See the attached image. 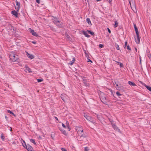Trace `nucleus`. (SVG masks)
Wrapping results in <instances>:
<instances>
[{
	"label": "nucleus",
	"instance_id": "f257e3e1",
	"mask_svg": "<svg viewBox=\"0 0 151 151\" xmlns=\"http://www.w3.org/2000/svg\"><path fill=\"white\" fill-rule=\"evenodd\" d=\"M9 55V58L12 62H15L18 59V56L14 52H10Z\"/></svg>",
	"mask_w": 151,
	"mask_h": 151
},
{
	"label": "nucleus",
	"instance_id": "f03ea898",
	"mask_svg": "<svg viewBox=\"0 0 151 151\" xmlns=\"http://www.w3.org/2000/svg\"><path fill=\"white\" fill-rule=\"evenodd\" d=\"M52 20H53L54 23L58 27H61L62 25L60 21L57 18L54 17L53 19H52Z\"/></svg>",
	"mask_w": 151,
	"mask_h": 151
},
{
	"label": "nucleus",
	"instance_id": "7ed1b4c3",
	"mask_svg": "<svg viewBox=\"0 0 151 151\" xmlns=\"http://www.w3.org/2000/svg\"><path fill=\"white\" fill-rule=\"evenodd\" d=\"M129 1L130 5L132 10L135 12L134 11V10L133 9H132V8L133 7V8H134V9L135 10L136 12L137 11L136 9V6L134 3V1L133 0H129Z\"/></svg>",
	"mask_w": 151,
	"mask_h": 151
},
{
	"label": "nucleus",
	"instance_id": "20e7f679",
	"mask_svg": "<svg viewBox=\"0 0 151 151\" xmlns=\"http://www.w3.org/2000/svg\"><path fill=\"white\" fill-rule=\"evenodd\" d=\"M100 98L101 101L105 104H107V102H108L106 100V97L105 96H101L100 95Z\"/></svg>",
	"mask_w": 151,
	"mask_h": 151
},
{
	"label": "nucleus",
	"instance_id": "39448f33",
	"mask_svg": "<svg viewBox=\"0 0 151 151\" xmlns=\"http://www.w3.org/2000/svg\"><path fill=\"white\" fill-rule=\"evenodd\" d=\"M111 125L112 127L114 128V129L116 131L118 132H119L120 133L121 131L120 129H119L118 127L114 124L113 123H111Z\"/></svg>",
	"mask_w": 151,
	"mask_h": 151
},
{
	"label": "nucleus",
	"instance_id": "423d86ee",
	"mask_svg": "<svg viewBox=\"0 0 151 151\" xmlns=\"http://www.w3.org/2000/svg\"><path fill=\"white\" fill-rule=\"evenodd\" d=\"M30 31V32L35 37H37L38 36V34L37 33L35 32L34 30L31 29L30 28H29V31Z\"/></svg>",
	"mask_w": 151,
	"mask_h": 151
},
{
	"label": "nucleus",
	"instance_id": "0eeeda50",
	"mask_svg": "<svg viewBox=\"0 0 151 151\" xmlns=\"http://www.w3.org/2000/svg\"><path fill=\"white\" fill-rule=\"evenodd\" d=\"M83 83L84 84V85L86 86H89V84L88 83V80H87L85 78H83Z\"/></svg>",
	"mask_w": 151,
	"mask_h": 151
},
{
	"label": "nucleus",
	"instance_id": "6e6552de",
	"mask_svg": "<svg viewBox=\"0 0 151 151\" xmlns=\"http://www.w3.org/2000/svg\"><path fill=\"white\" fill-rule=\"evenodd\" d=\"M137 35V38H135V41L137 44H139L140 42V37L139 34H136Z\"/></svg>",
	"mask_w": 151,
	"mask_h": 151
},
{
	"label": "nucleus",
	"instance_id": "1a4fd4ad",
	"mask_svg": "<svg viewBox=\"0 0 151 151\" xmlns=\"http://www.w3.org/2000/svg\"><path fill=\"white\" fill-rule=\"evenodd\" d=\"M15 2L16 4L17 7H15L17 11H19L20 7V3L18 2L17 0H16Z\"/></svg>",
	"mask_w": 151,
	"mask_h": 151
},
{
	"label": "nucleus",
	"instance_id": "9d476101",
	"mask_svg": "<svg viewBox=\"0 0 151 151\" xmlns=\"http://www.w3.org/2000/svg\"><path fill=\"white\" fill-rule=\"evenodd\" d=\"M76 130L78 132H83V129L81 126H79L78 127H77Z\"/></svg>",
	"mask_w": 151,
	"mask_h": 151
},
{
	"label": "nucleus",
	"instance_id": "9b49d317",
	"mask_svg": "<svg viewBox=\"0 0 151 151\" xmlns=\"http://www.w3.org/2000/svg\"><path fill=\"white\" fill-rule=\"evenodd\" d=\"M67 95L65 94H62L61 95V97L63 101H65V99L66 98Z\"/></svg>",
	"mask_w": 151,
	"mask_h": 151
},
{
	"label": "nucleus",
	"instance_id": "f8f14e48",
	"mask_svg": "<svg viewBox=\"0 0 151 151\" xmlns=\"http://www.w3.org/2000/svg\"><path fill=\"white\" fill-rule=\"evenodd\" d=\"M66 126L68 129V131H70V128L69 125V122L68 121L66 122Z\"/></svg>",
	"mask_w": 151,
	"mask_h": 151
},
{
	"label": "nucleus",
	"instance_id": "ddd939ff",
	"mask_svg": "<svg viewBox=\"0 0 151 151\" xmlns=\"http://www.w3.org/2000/svg\"><path fill=\"white\" fill-rule=\"evenodd\" d=\"M134 29L135 31L136 34L138 35V34H139V32H138L137 27H136V26L135 24H134Z\"/></svg>",
	"mask_w": 151,
	"mask_h": 151
},
{
	"label": "nucleus",
	"instance_id": "4468645a",
	"mask_svg": "<svg viewBox=\"0 0 151 151\" xmlns=\"http://www.w3.org/2000/svg\"><path fill=\"white\" fill-rule=\"evenodd\" d=\"M22 144V145L23 146L25 147V146L26 147V148L27 149V150L28 151V148H27V146L26 145L25 142L24 141L22 140V142L21 141Z\"/></svg>",
	"mask_w": 151,
	"mask_h": 151
},
{
	"label": "nucleus",
	"instance_id": "2eb2a0df",
	"mask_svg": "<svg viewBox=\"0 0 151 151\" xmlns=\"http://www.w3.org/2000/svg\"><path fill=\"white\" fill-rule=\"evenodd\" d=\"M83 34L84 35H85V36L86 37H90V36L88 34L87 32H86L84 31H83Z\"/></svg>",
	"mask_w": 151,
	"mask_h": 151
},
{
	"label": "nucleus",
	"instance_id": "dca6fc26",
	"mask_svg": "<svg viewBox=\"0 0 151 151\" xmlns=\"http://www.w3.org/2000/svg\"><path fill=\"white\" fill-rule=\"evenodd\" d=\"M86 22L88 23V24L89 25L91 26L92 25L91 23V21L90 19H89L88 18H87L86 19Z\"/></svg>",
	"mask_w": 151,
	"mask_h": 151
},
{
	"label": "nucleus",
	"instance_id": "f3484780",
	"mask_svg": "<svg viewBox=\"0 0 151 151\" xmlns=\"http://www.w3.org/2000/svg\"><path fill=\"white\" fill-rule=\"evenodd\" d=\"M75 61V59L74 57L73 58V59L72 61L70 63H69V64L70 65H72L74 63V61Z\"/></svg>",
	"mask_w": 151,
	"mask_h": 151
},
{
	"label": "nucleus",
	"instance_id": "a211bd4d",
	"mask_svg": "<svg viewBox=\"0 0 151 151\" xmlns=\"http://www.w3.org/2000/svg\"><path fill=\"white\" fill-rule=\"evenodd\" d=\"M60 130L61 131V132H62V133L64 135H67V133L66 132V131L64 130L63 129H60Z\"/></svg>",
	"mask_w": 151,
	"mask_h": 151
},
{
	"label": "nucleus",
	"instance_id": "6ab92c4d",
	"mask_svg": "<svg viewBox=\"0 0 151 151\" xmlns=\"http://www.w3.org/2000/svg\"><path fill=\"white\" fill-rule=\"evenodd\" d=\"M128 83L130 86H136V84L134 83L131 81H129L128 82Z\"/></svg>",
	"mask_w": 151,
	"mask_h": 151
},
{
	"label": "nucleus",
	"instance_id": "aec40b11",
	"mask_svg": "<svg viewBox=\"0 0 151 151\" xmlns=\"http://www.w3.org/2000/svg\"><path fill=\"white\" fill-rule=\"evenodd\" d=\"M145 86L149 91H151V87L146 85V84H145Z\"/></svg>",
	"mask_w": 151,
	"mask_h": 151
},
{
	"label": "nucleus",
	"instance_id": "412c9836",
	"mask_svg": "<svg viewBox=\"0 0 151 151\" xmlns=\"http://www.w3.org/2000/svg\"><path fill=\"white\" fill-rule=\"evenodd\" d=\"M114 21L115 23V24L114 25V27L116 28L118 26V22L116 20H114Z\"/></svg>",
	"mask_w": 151,
	"mask_h": 151
},
{
	"label": "nucleus",
	"instance_id": "4be33fe9",
	"mask_svg": "<svg viewBox=\"0 0 151 151\" xmlns=\"http://www.w3.org/2000/svg\"><path fill=\"white\" fill-rule=\"evenodd\" d=\"M87 32H88V33L91 34V35L93 36L94 35V33L93 32H91L90 30H88L87 31Z\"/></svg>",
	"mask_w": 151,
	"mask_h": 151
},
{
	"label": "nucleus",
	"instance_id": "5701e85b",
	"mask_svg": "<svg viewBox=\"0 0 151 151\" xmlns=\"http://www.w3.org/2000/svg\"><path fill=\"white\" fill-rule=\"evenodd\" d=\"M12 14L15 16L17 17V12L16 11H15L14 10V11H12Z\"/></svg>",
	"mask_w": 151,
	"mask_h": 151
},
{
	"label": "nucleus",
	"instance_id": "b1692460",
	"mask_svg": "<svg viewBox=\"0 0 151 151\" xmlns=\"http://www.w3.org/2000/svg\"><path fill=\"white\" fill-rule=\"evenodd\" d=\"M30 140L31 142L33 143L34 145H36V144L34 139H30Z\"/></svg>",
	"mask_w": 151,
	"mask_h": 151
},
{
	"label": "nucleus",
	"instance_id": "393cba45",
	"mask_svg": "<svg viewBox=\"0 0 151 151\" xmlns=\"http://www.w3.org/2000/svg\"><path fill=\"white\" fill-rule=\"evenodd\" d=\"M29 151H35L31 146L29 145Z\"/></svg>",
	"mask_w": 151,
	"mask_h": 151
},
{
	"label": "nucleus",
	"instance_id": "a878e982",
	"mask_svg": "<svg viewBox=\"0 0 151 151\" xmlns=\"http://www.w3.org/2000/svg\"><path fill=\"white\" fill-rule=\"evenodd\" d=\"M65 36L67 37V38H68V40L70 41L71 40V39L69 35H68L67 34H65Z\"/></svg>",
	"mask_w": 151,
	"mask_h": 151
},
{
	"label": "nucleus",
	"instance_id": "bb28decb",
	"mask_svg": "<svg viewBox=\"0 0 151 151\" xmlns=\"http://www.w3.org/2000/svg\"><path fill=\"white\" fill-rule=\"evenodd\" d=\"M34 57V56L33 55L29 54V58H30L31 59H33Z\"/></svg>",
	"mask_w": 151,
	"mask_h": 151
},
{
	"label": "nucleus",
	"instance_id": "cd10ccee",
	"mask_svg": "<svg viewBox=\"0 0 151 151\" xmlns=\"http://www.w3.org/2000/svg\"><path fill=\"white\" fill-rule=\"evenodd\" d=\"M7 112L8 113H10V114H12V115H13V116H16L15 115V114H14L10 110H8Z\"/></svg>",
	"mask_w": 151,
	"mask_h": 151
},
{
	"label": "nucleus",
	"instance_id": "c85d7f7f",
	"mask_svg": "<svg viewBox=\"0 0 151 151\" xmlns=\"http://www.w3.org/2000/svg\"><path fill=\"white\" fill-rule=\"evenodd\" d=\"M97 117L99 120H100L101 118V115H97Z\"/></svg>",
	"mask_w": 151,
	"mask_h": 151
},
{
	"label": "nucleus",
	"instance_id": "c756f323",
	"mask_svg": "<svg viewBox=\"0 0 151 151\" xmlns=\"http://www.w3.org/2000/svg\"><path fill=\"white\" fill-rule=\"evenodd\" d=\"M92 118L90 116H89L87 118V119L88 121H91Z\"/></svg>",
	"mask_w": 151,
	"mask_h": 151
},
{
	"label": "nucleus",
	"instance_id": "7c9ffc66",
	"mask_svg": "<svg viewBox=\"0 0 151 151\" xmlns=\"http://www.w3.org/2000/svg\"><path fill=\"white\" fill-rule=\"evenodd\" d=\"M90 122H92L93 124H96V122L95 121H94L93 119H92V120H91V121H90Z\"/></svg>",
	"mask_w": 151,
	"mask_h": 151
},
{
	"label": "nucleus",
	"instance_id": "2f4dec72",
	"mask_svg": "<svg viewBox=\"0 0 151 151\" xmlns=\"http://www.w3.org/2000/svg\"><path fill=\"white\" fill-rule=\"evenodd\" d=\"M90 122H92L93 124H96V122L95 121H94L93 119H92V120H91V121H90Z\"/></svg>",
	"mask_w": 151,
	"mask_h": 151
},
{
	"label": "nucleus",
	"instance_id": "473e14b6",
	"mask_svg": "<svg viewBox=\"0 0 151 151\" xmlns=\"http://www.w3.org/2000/svg\"><path fill=\"white\" fill-rule=\"evenodd\" d=\"M42 81H43L42 79H37V81L38 82H39V83L41 82H42Z\"/></svg>",
	"mask_w": 151,
	"mask_h": 151
},
{
	"label": "nucleus",
	"instance_id": "72a5a7b5",
	"mask_svg": "<svg viewBox=\"0 0 151 151\" xmlns=\"http://www.w3.org/2000/svg\"><path fill=\"white\" fill-rule=\"evenodd\" d=\"M116 49L118 50H119V46L118 45H117V44H116Z\"/></svg>",
	"mask_w": 151,
	"mask_h": 151
},
{
	"label": "nucleus",
	"instance_id": "f704fd0d",
	"mask_svg": "<svg viewBox=\"0 0 151 151\" xmlns=\"http://www.w3.org/2000/svg\"><path fill=\"white\" fill-rule=\"evenodd\" d=\"M116 94L118 96H121L122 95V94H120V93L118 91H117L116 92Z\"/></svg>",
	"mask_w": 151,
	"mask_h": 151
},
{
	"label": "nucleus",
	"instance_id": "c9c22d12",
	"mask_svg": "<svg viewBox=\"0 0 151 151\" xmlns=\"http://www.w3.org/2000/svg\"><path fill=\"white\" fill-rule=\"evenodd\" d=\"M104 47V45L102 44H99V47L100 48H101Z\"/></svg>",
	"mask_w": 151,
	"mask_h": 151
},
{
	"label": "nucleus",
	"instance_id": "e433bc0d",
	"mask_svg": "<svg viewBox=\"0 0 151 151\" xmlns=\"http://www.w3.org/2000/svg\"><path fill=\"white\" fill-rule=\"evenodd\" d=\"M62 127L64 128H66L67 127L66 126V125H65L63 123H62Z\"/></svg>",
	"mask_w": 151,
	"mask_h": 151
},
{
	"label": "nucleus",
	"instance_id": "4c0bfd02",
	"mask_svg": "<svg viewBox=\"0 0 151 151\" xmlns=\"http://www.w3.org/2000/svg\"><path fill=\"white\" fill-rule=\"evenodd\" d=\"M119 66H120V67H123V65L122 63H119Z\"/></svg>",
	"mask_w": 151,
	"mask_h": 151
},
{
	"label": "nucleus",
	"instance_id": "58836bf2",
	"mask_svg": "<svg viewBox=\"0 0 151 151\" xmlns=\"http://www.w3.org/2000/svg\"><path fill=\"white\" fill-rule=\"evenodd\" d=\"M84 117L87 119V118L89 116H88L86 114H84Z\"/></svg>",
	"mask_w": 151,
	"mask_h": 151
},
{
	"label": "nucleus",
	"instance_id": "ea45409f",
	"mask_svg": "<svg viewBox=\"0 0 151 151\" xmlns=\"http://www.w3.org/2000/svg\"><path fill=\"white\" fill-rule=\"evenodd\" d=\"M127 49H128V50H131V49L130 47L129 46V45L127 46Z\"/></svg>",
	"mask_w": 151,
	"mask_h": 151
},
{
	"label": "nucleus",
	"instance_id": "a19ab883",
	"mask_svg": "<svg viewBox=\"0 0 151 151\" xmlns=\"http://www.w3.org/2000/svg\"><path fill=\"white\" fill-rule=\"evenodd\" d=\"M88 147H85V149H84V151H88Z\"/></svg>",
	"mask_w": 151,
	"mask_h": 151
},
{
	"label": "nucleus",
	"instance_id": "79ce46f5",
	"mask_svg": "<svg viewBox=\"0 0 151 151\" xmlns=\"http://www.w3.org/2000/svg\"><path fill=\"white\" fill-rule=\"evenodd\" d=\"M1 138L2 140H4V137L3 135H1Z\"/></svg>",
	"mask_w": 151,
	"mask_h": 151
},
{
	"label": "nucleus",
	"instance_id": "37998d69",
	"mask_svg": "<svg viewBox=\"0 0 151 151\" xmlns=\"http://www.w3.org/2000/svg\"><path fill=\"white\" fill-rule=\"evenodd\" d=\"M61 150L62 151H67L64 148H62L61 149Z\"/></svg>",
	"mask_w": 151,
	"mask_h": 151
},
{
	"label": "nucleus",
	"instance_id": "c03bdc74",
	"mask_svg": "<svg viewBox=\"0 0 151 151\" xmlns=\"http://www.w3.org/2000/svg\"><path fill=\"white\" fill-rule=\"evenodd\" d=\"M36 2L38 4L40 3V0H36Z\"/></svg>",
	"mask_w": 151,
	"mask_h": 151
},
{
	"label": "nucleus",
	"instance_id": "a18cd8bd",
	"mask_svg": "<svg viewBox=\"0 0 151 151\" xmlns=\"http://www.w3.org/2000/svg\"><path fill=\"white\" fill-rule=\"evenodd\" d=\"M81 137H85L86 136L84 134H82L80 136Z\"/></svg>",
	"mask_w": 151,
	"mask_h": 151
},
{
	"label": "nucleus",
	"instance_id": "49530a36",
	"mask_svg": "<svg viewBox=\"0 0 151 151\" xmlns=\"http://www.w3.org/2000/svg\"><path fill=\"white\" fill-rule=\"evenodd\" d=\"M127 44V41H126L125 42V45H124V47H126Z\"/></svg>",
	"mask_w": 151,
	"mask_h": 151
},
{
	"label": "nucleus",
	"instance_id": "de8ad7c7",
	"mask_svg": "<svg viewBox=\"0 0 151 151\" xmlns=\"http://www.w3.org/2000/svg\"><path fill=\"white\" fill-rule=\"evenodd\" d=\"M88 60H87V62H91V63L92 62V61L90 60V59H88Z\"/></svg>",
	"mask_w": 151,
	"mask_h": 151
},
{
	"label": "nucleus",
	"instance_id": "09e8293b",
	"mask_svg": "<svg viewBox=\"0 0 151 151\" xmlns=\"http://www.w3.org/2000/svg\"><path fill=\"white\" fill-rule=\"evenodd\" d=\"M107 1L109 3H110L112 1V0H107Z\"/></svg>",
	"mask_w": 151,
	"mask_h": 151
},
{
	"label": "nucleus",
	"instance_id": "8fccbe9b",
	"mask_svg": "<svg viewBox=\"0 0 151 151\" xmlns=\"http://www.w3.org/2000/svg\"><path fill=\"white\" fill-rule=\"evenodd\" d=\"M107 29H108V32L109 33H110L111 31H110V29H109L108 28H107Z\"/></svg>",
	"mask_w": 151,
	"mask_h": 151
},
{
	"label": "nucleus",
	"instance_id": "3c124183",
	"mask_svg": "<svg viewBox=\"0 0 151 151\" xmlns=\"http://www.w3.org/2000/svg\"><path fill=\"white\" fill-rule=\"evenodd\" d=\"M32 42L34 44H36V42L35 41H32Z\"/></svg>",
	"mask_w": 151,
	"mask_h": 151
},
{
	"label": "nucleus",
	"instance_id": "603ef678",
	"mask_svg": "<svg viewBox=\"0 0 151 151\" xmlns=\"http://www.w3.org/2000/svg\"><path fill=\"white\" fill-rule=\"evenodd\" d=\"M5 118L6 120H7L8 119V117L6 116H5Z\"/></svg>",
	"mask_w": 151,
	"mask_h": 151
},
{
	"label": "nucleus",
	"instance_id": "864d4df0",
	"mask_svg": "<svg viewBox=\"0 0 151 151\" xmlns=\"http://www.w3.org/2000/svg\"><path fill=\"white\" fill-rule=\"evenodd\" d=\"M55 119H56V120H57L58 121V118H57V117L55 116Z\"/></svg>",
	"mask_w": 151,
	"mask_h": 151
},
{
	"label": "nucleus",
	"instance_id": "5fc2aeb1",
	"mask_svg": "<svg viewBox=\"0 0 151 151\" xmlns=\"http://www.w3.org/2000/svg\"><path fill=\"white\" fill-rule=\"evenodd\" d=\"M16 143L15 142V141H14L13 142L12 144H15Z\"/></svg>",
	"mask_w": 151,
	"mask_h": 151
},
{
	"label": "nucleus",
	"instance_id": "6e6d98bb",
	"mask_svg": "<svg viewBox=\"0 0 151 151\" xmlns=\"http://www.w3.org/2000/svg\"><path fill=\"white\" fill-rule=\"evenodd\" d=\"M116 87L117 88V87L118 86V84H116Z\"/></svg>",
	"mask_w": 151,
	"mask_h": 151
},
{
	"label": "nucleus",
	"instance_id": "4d7b16f0",
	"mask_svg": "<svg viewBox=\"0 0 151 151\" xmlns=\"http://www.w3.org/2000/svg\"><path fill=\"white\" fill-rule=\"evenodd\" d=\"M26 54L27 55V56H28V53L26 51Z\"/></svg>",
	"mask_w": 151,
	"mask_h": 151
},
{
	"label": "nucleus",
	"instance_id": "13d9d810",
	"mask_svg": "<svg viewBox=\"0 0 151 151\" xmlns=\"http://www.w3.org/2000/svg\"><path fill=\"white\" fill-rule=\"evenodd\" d=\"M148 57L149 58H150V57H151V55H148Z\"/></svg>",
	"mask_w": 151,
	"mask_h": 151
},
{
	"label": "nucleus",
	"instance_id": "bf43d9fd",
	"mask_svg": "<svg viewBox=\"0 0 151 151\" xmlns=\"http://www.w3.org/2000/svg\"><path fill=\"white\" fill-rule=\"evenodd\" d=\"M39 139H42V138H41V137L39 136Z\"/></svg>",
	"mask_w": 151,
	"mask_h": 151
},
{
	"label": "nucleus",
	"instance_id": "052dcab7",
	"mask_svg": "<svg viewBox=\"0 0 151 151\" xmlns=\"http://www.w3.org/2000/svg\"><path fill=\"white\" fill-rule=\"evenodd\" d=\"M139 59L140 60V62H141V57L140 56V57H139Z\"/></svg>",
	"mask_w": 151,
	"mask_h": 151
},
{
	"label": "nucleus",
	"instance_id": "680f3d73",
	"mask_svg": "<svg viewBox=\"0 0 151 151\" xmlns=\"http://www.w3.org/2000/svg\"><path fill=\"white\" fill-rule=\"evenodd\" d=\"M29 73L30 72H31L30 69L29 68Z\"/></svg>",
	"mask_w": 151,
	"mask_h": 151
},
{
	"label": "nucleus",
	"instance_id": "e2e57ef3",
	"mask_svg": "<svg viewBox=\"0 0 151 151\" xmlns=\"http://www.w3.org/2000/svg\"><path fill=\"white\" fill-rule=\"evenodd\" d=\"M135 50L136 51H137V48H135Z\"/></svg>",
	"mask_w": 151,
	"mask_h": 151
},
{
	"label": "nucleus",
	"instance_id": "0e129e2a",
	"mask_svg": "<svg viewBox=\"0 0 151 151\" xmlns=\"http://www.w3.org/2000/svg\"><path fill=\"white\" fill-rule=\"evenodd\" d=\"M101 0H96V1H101Z\"/></svg>",
	"mask_w": 151,
	"mask_h": 151
},
{
	"label": "nucleus",
	"instance_id": "69168bd1",
	"mask_svg": "<svg viewBox=\"0 0 151 151\" xmlns=\"http://www.w3.org/2000/svg\"><path fill=\"white\" fill-rule=\"evenodd\" d=\"M117 63H119V62H117V61H116Z\"/></svg>",
	"mask_w": 151,
	"mask_h": 151
},
{
	"label": "nucleus",
	"instance_id": "338daca9",
	"mask_svg": "<svg viewBox=\"0 0 151 151\" xmlns=\"http://www.w3.org/2000/svg\"><path fill=\"white\" fill-rule=\"evenodd\" d=\"M11 129H10V131H12V128L11 127Z\"/></svg>",
	"mask_w": 151,
	"mask_h": 151
},
{
	"label": "nucleus",
	"instance_id": "774afa93",
	"mask_svg": "<svg viewBox=\"0 0 151 151\" xmlns=\"http://www.w3.org/2000/svg\"><path fill=\"white\" fill-rule=\"evenodd\" d=\"M116 83V82H115V84Z\"/></svg>",
	"mask_w": 151,
	"mask_h": 151
}]
</instances>
